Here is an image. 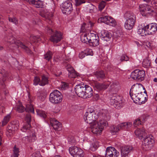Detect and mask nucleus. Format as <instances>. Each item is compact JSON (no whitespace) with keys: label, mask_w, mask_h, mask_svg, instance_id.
<instances>
[{"label":"nucleus","mask_w":157,"mask_h":157,"mask_svg":"<svg viewBox=\"0 0 157 157\" xmlns=\"http://www.w3.org/2000/svg\"><path fill=\"white\" fill-rule=\"evenodd\" d=\"M112 36L111 34L107 31H103L101 36V37L102 40L106 41H109Z\"/></svg>","instance_id":"26"},{"label":"nucleus","mask_w":157,"mask_h":157,"mask_svg":"<svg viewBox=\"0 0 157 157\" xmlns=\"http://www.w3.org/2000/svg\"><path fill=\"white\" fill-rule=\"evenodd\" d=\"M49 14H50V15H49V16L48 17V19H49L50 17H51L53 16V15L52 13H50Z\"/></svg>","instance_id":"61"},{"label":"nucleus","mask_w":157,"mask_h":157,"mask_svg":"<svg viewBox=\"0 0 157 157\" xmlns=\"http://www.w3.org/2000/svg\"><path fill=\"white\" fill-rule=\"evenodd\" d=\"M19 127V122L14 121L9 124L7 127L6 134L8 136H10L17 130Z\"/></svg>","instance_id":"10"},{"label":"nucleus","mask_w":157,"mask_h":157,"mask_svg":"<svg viewBox=\"0 0 157 157\" xmlns=\"http://www.w3.org/2000/svg\"><path fill=\"white\" fill-rule=\"evenodd\" d=\"M110 101L111 105L117 109H119L123 106L121 97L115 93L111 95Z\"/></svg>","instance_id":"9"},{"label":"nucleus","mask_w":157,"mask_h":157,"mask_svg":"<svg viewBox=\"0 0 157 157\" xmlns=\"http://www.w3.org/2000/svg\"><path fill=\"white\" fill-rule=\"evenodd\" d=\"M85 89V86H84V85L79 84L75 86V90L78 96L83 98Z\"/></svg>","instance_id":"22"},{"label":"nucleus","mask_w":157,"mask_h":157,"mask_svg":"<svg viewBox=\"0 0 157 157\" xmlns=\"http://www.w3.org/2000/svg\"><path fill=\"white\" fill-rule=\"evenodd\" d=\"M60 86L62 90H65L69 88V84L67 83L63 82L62 83Z\"/></svg>","instance_id":"44"},{"label":"nucleus","mask_w":157,"mask_h":157,"mask_svg":"<svg viewBox=\"0 0 157 157\" xmlns=\"http://www.w3.org/2000/svg\"><path fill=\"white\" fill-rule=\"evenodd\" d=\"M30 44H32V43L38 42L41 40V39L39 36H34L33 35H31L30 38Z\"/></svg>","instance_id":"33"},{"label":"nucleus","mask_w":157,"mask_h":157,"mask_svg":"<svg viewBox=\"0 0 157 157\" xmlns=\"http://www.w3.org/2000/svg\"><path fill=\"white\" fill-rule=\"evenodd\" d=\"M142 85L140 84L136 83L134 84L132 86L129 92L130 95L131 97H135L136 95L142 94Z\"/></svg>","instance_id":"12"},{"label":"nucleus","mask_w":157,"mask_h":157,"mask_svg":"<svg viewBox=\"0 0 157 157\" xmlns=\"http://www.w3.org/2000/svg\"><path fill=\"white\" fill-rule=\"evenodd\" d=\"M75 5L76 6H79L86 2V0H75Z\"/></svg>","instance_id":"46"},{"label":"nucleus","mask_w":157,"mask_h":157,"mask_svg":"<svg viewBox=\"0 0 157 157\" xmlns=\"http://www.w3.org/2000/svg\"><path fill=\"white\" fill-rule=\"evenodd\" d=\"M25 107L21 104H20L17 105L16 107V110L20 113H21L25 110Z\"/></svg>","instance_id":"39"},{"label":"nucleus","mask_w":157,"mask_h":157,"mask_svg":"<svg viewBox=\"0 0 157 157\" xmlns=\"http://www.w3.org/2000/svg\"><path fill=\"white\" fill-rule=\"evenodd\" d=\"M119 155V152L112 147H108L106 150L105 157H117Z\"/></svg>","instance_id":"19"},{"label":"nucleus","mask_w":157,"mask_h":157,"mask_svg":"<svg viewBox=\"0 0 157 157\" xmlns=\"http://www.w3.org/2000/svg\"><path fill=\"white\" fill-rule=\"evenodd\" d=\"M98 21L104 23L114 27L117 24L116 22L115 19L111 17L107 16H102L98 19Z\"/></svg>","instance_id":"15"},{"label":"nucleus","mask_w":157,"mask_h":157,"mask_svg":"<svg viewBox=\"0 0 157 157\" xmlns=\"http://www.w3.org/2000/svg\"><path fill=\"white\" fill-rule=\"evenodd\" d=\"M40 79L38 77H35L33 80V84L35 86H37L40 84Z\"/></svg>","instance_id":"43"},{"label":"nucleus","mask_w":157,"mask_h":157,"mask_svg":"<svg viewBox=\"0 0 157 157\" xmlns=\"http://www.w3.org/2000/svg\"><path fill=\"white\" fill-rule=\"evenodd\" d=\"M138 29L137 33L142 36L153 34L157 31V24L152 23L147 25L144 27H139Z\"/></svg>","instance_id":"4"},{"label":"nucleus","mask_w":157,"mask_h":157,"mask_svg":"<svg viewBox=\"0 0 157 157\" xmlns=\"http://www.w3.org/2000/svg\"><path fill=\"white\" fill-rule=\"evenodd\" d=\"M4 80L0 79V85L3 86L4 84Z\"/></svg>","instance_id":"59"},{"label":"nucleus","mask_w":157,"mask_h":157,"mask_svg":"<svg viewBox=\"0 0 157 157\" xmlns=\"http://www.w3.org/2000/svg\"><path fill=\"white\" fill-rule=\"evenodd\" d=\"M46 98V96L45 95H44L43 96L42 95V94H40V96H39V99L43 101Z\"/></svg>","instance_id":"57"},{"label":"nucleus","mask_w":157,"mask_h":157,"mask_svg":"<svg viewBox=\"0 0 157 157\" xmlns=\"http://www.w3.org/2000/svg\"><path fill=\"white\" fill-rule=\"evenodd\" d=\"M37 114L41 117L45 119L46 118L47 116L44 111L38 109L36 110Z\"/></svg>","instance_id":"37"},{"label":"nucleus","mask_w":157,"mask_h":157,"mask_svg":"<svg viewBox=\"0 0 157 157\" xmlns=\"http://www.w3.org/2000/svg\"><path fill=\"white\" fill-rule=\"evenodd\" d=\"M145 76V72L144 71L136 69L132 72L130 77L134 80L141 81L144 79Z\"/></svg>","instance_id":"11"},{"label":"nucleus","mask_w":157,"mask_h":157,"mask_svg":"<svg viewBox=\"0 0 157 157\" xmlns=\"http://www.w3.org/2000/svg\"><path fill=\"white\" fill-rule=\"evenodd\" d=\"M135 133L140 139L142 140L143 138L142 147L145 150H149L151 148L154 143V140L149 136L147 135L144 129L138 128L135 131Z\"/></svg>","instance_id":"2"},{"label":"nucleus","mask_w":157,"mask_h":157,"mask_svg":"<svg viewBox=\"0 0 157 157\" xmlns=\"http://www.w3.org/2000/svg\"><path fill=\"white\" fill-rule=\"evenodd\" d=\"M21 43L22 44H24L29 49V52H28L27 51H28L27 50L25 49H23L25 50V51L27 53H29V54H31L32 52H31V51L29 49V48L28 47V46L29 44L30 43H29V42L27 40L24 41L23 42H21Z\"/></svg>","instance_id":"45"},{"label":"nucleus","mask_w":157,"mask_h":157,"mask_svg":"<svg viewBox=\"0 0 157 157\" xmlns=\"http://www.w3.org/2000/svg\"><path fill=\"white\" fill-rule=\"evenodd\" d=\"M52 52L48 51L44 55V59L48 61H49L52 59Z\"/></svg>","instance_id":"35"},{"label":"nucleus","mask_w":157,"mask_h":157,"mask_svg":"<svg viewBox=\"0 0 157 157\" xmlns=\"http://www.w3.org/2000/svg\"><path fill=\"white\" fill-rule=\"evenodd\" d=\"M129 58L126 55L123 54L120 57V60L121 62L127 61L129 60Z\"/></svg>","instance_id":"41"},{"label":"nucleus","mask_w":157,"mask_h":157,"mask_svg":"<svg viewBox=\"0 0 157 157\" xmlns=\"http://www.w3.org/2000/svg\"><path fill=\"white\" fill-rule=\"evenodd\" d=\"M62 125L60 123L59 124H58L56 125H54L53 128L55 130L59 131L62 129Z\"/></svg>","instance_id":"48"},{"label":"nucleus","mask_w":157,"mask_h":157,"mask_svg":"<svg viewBox=\"0 0 157 157\" xmlns=\"http://www.w3.org/2000/svg\"><path fill=\"white\" fill-rule=\"evenodd\" d=\"M109 86L108 84H105L99 83H96L94 84V87L95 89L98 90H104L107 89Z\"/></svg>","instance_id":"27"},{"label":"nucleus","mask_w":157,"mask_h":157,"mask_svg":"<svg viewBox=\"0 0 157 157\" xmlns=\"http://www.w3.org/2000/svg\"><path fill=\"white\" fill-rule=\"evenodd\" d=\"M25 118V122L23 126L21 129L22 131L26 132V131L29 130L30 129L31 116L29 113H26Z\"/></svg>","instance_id":"18"},{"label":"nucleus","mask_w":157,"mask_h":157,"mask_svg":"<svg viewBox=\"0 0 157 157\" xmlns=\"http://www.w3.org/2000/svg\"><path fill=\"white\" fill-rule=\"evenodd\" d=\"M147 5V4H145L140 6V11L143 16H146V15Z\"/></svg>","instance_id":"32"},{"label":"nucleus","mask_w":157,"mask_h":157,"mask_svg":"<svg viewBox=\"0 0 157 157\" xmlns=\"http://www.w3.org/2000/svg\"><path fill=\"white\" fill-rule=\"evenodd\" d=\"M66 68L68 72V75L70 78H75L78 76V74L71 65H67L66 67Z\"/></svg>","instance_id":"24"},{"label":"nucleus","mask_w":157,"mask_h":157,"mask_svg":"<svg viewBox=\"0 0 157 157\" xmlns=\"http://www.w3.org/2000/svg\"><path fill=\"white\" fill-rule=\"evenodd\" d=\"M62 74V72H60L59 74H58V73H57V74H55V75L57 76V77H58V76H59Z\"/></svg>","instance_id":"62"},{"label":"nucleus","mask_w":157,"mask_h":157,"mask_svg":"<svg viewBox=\"0 0 157 157\" xmlns=\"http://www.w3.org/2000/svg\"><path fill=\"white\" fill-rule=\"evenodd\" d=\"M86 54V56L88 55L93 56V52L91 49H87L85 52Z\"/></svg>","instance_id":"50"},{"label":"nucleus","mask_w":157,"mask_h":157,"mask_svg":"<svg viewBox=\"0 0 157 157\" xmlns=\"http://www.w3.org/2000/svg\"><path fill=\"white\" fill-rule=\"evenodd\" d=\"M63 96L58 90H55L51 93L49 95V101L53 104H58L62 100Z\"/></svg>","instance_id":"6"},{"label":"nucleus","mask_w":157,"mask_h":157,"mask_svg":"<svg viewBox=\"0 0 157 157\" xmlns=\"http://www.w3.org/2000/svg\"><path fill=\"white\" fill-rule=\"evenodd\" d=\"M86 56V53L82 52L79 54L78 56L80 58L82 59L84 58Z\"/></svg>","instance_id":"55"},{"label":"nucleus","mask_w":157,"mask_h":157,"mask_svg":"<svg viewBox=\"0 0 157 157\" xmlns=\"http://www.w3.org/2000/svg\"><path fill=\"white\" fill-rule=\"evenodd\" d=\"M7 42L11 44H14L18 47H20L22 48L25 49L28 52L29 51V49L21 43V42L16 40L13 37H11L10 38H8Z\"/></svg>","instance_id":"20"},{"label":"nucleus","mask_w":157,"mask_h":157,"mask_svg":"<svg viewBox=\"0 0 157 157\" xmlns=\"http://www.w3.org/2000/svg\"><path fill=\"white\" fill-rule=\"evenodd\" d=\"M30 157H42L40 154L39 152L33 153Z\"/></svg>","instance_id":"52"},{"label":"nucleus","mask_w":157,"mask_h":157,"mask_svg":"<svg viewBox=\"0 0 157 157\" xmlns=\"http://www.w3.org/2000/svg\"><path fill=\"white\" fill-rule=\"evenodd\" d=\"M40 81L39 84L40 86H44L49 83L48 78L45 75L41 76Z\"/></svg>","instance_id":"30"},{"label":"nucleus","mask_w":157,"mask_h":157,"mask_svg":"<svg viewBox=\"0 0 157 157\" xmlns=\"http://www.w3.org/2000/svg\"><path fill=\"white\" fill-rule=\"evenodd\" d=\"M109 72H110V74L113 75H116L117 73L116 70L115 69L111 68L109 70Z\"/></svg>","instance_id":"54"},{"label":"nucleus","mask_w":157,"mask_h":157,"mask_svg":"<svg viewBox=\"0 0 157 157\" xmlns=\"http://www.w3.org/2000/svg\"><path fill=\"white\" fill-rule=\"evenodd\" d=\"M110 91L115 93L117 92L120 88L119 83L118 82L113 83L110 86Z\"/></svg>","instance_id":"29"},{"label":"nucleus","mask_w":157,"mask_h":157,"mask_svg":"<svg viewBox=\"0 0 157 157\" xmlns=\"http://www.w3.org/2000/svg\"><path fill=\"white\" fill-rule=\"evenodd\" d=\"M153 81L155 82H157V78H155L153 79Z\"/></svg>","instance_id":"63"},{"label":"nucleus","mask_w":157,"mask_h":157,"mask_svg":"<svg viewBox=\"0 0 157 157\" xmlns=\"http://www.w3.org/2000/svg\"><path fill=\"white\" fill-rule=\"evenodd\" d=\"M121 157H129L130 153L133 150V147L130 145H125L120 148Z\"/></svg>","instance_id":"16"},{"label":"nucleus","mask_w":157,"mask_h":157,"mask_svg":"<svg viewBox=\"0 0 157 157\" xmlns=\"http://www.w3.org/2000/svg\"><path fill=\"white\" fill-rule=\"evenodd\" d=\"M141 124V121L139 119H137L135 120L133 123V125L135 127H136Z\"/></svg>","instance_id":"49"},{"label":"nucleus","mask_w":157,"mask_h":157,"mask_svg":"<svg viewBox=\"0 0 157 157\" xmlns=\"http://www.w3.org/2000/svg\"><path fill=\"white\" fill-rule=\"evenodd\" d=\"M105 2L102 1L99 4L98 7L100 10H101L103 9L105 7Z\"/></svg>","instance_id":"51"},{"label":"nucleus","mask_w":157,"mask_h":157,"mask_svg":"<svg viewBox=\"0 0 157 157\" xmlns=\"http://www.w3.org/2000/svg\"><path fill=\"white\" fill-rule=\"evenodd\" d=\"M94 98L96 100H97L99 98V95L97 94H93V95Z\"/></svg>","instance_id":"58"},{"label":"nucleus","mask_w":157,"mask_h":157,"mask_svg":"<svg viewBox=\"0 0 157 157\" xmlns=\"http://www.w3.org/2000/svg\"><path fill=\"white\" fill-rule=\"evenodd\" d=\"M151 5L153 6H157V0H152Z\"/></svg>","instance_id":"56"},{"label":"nucleus","mask_w":157,"mask_h":157,"mask_svg":"<svg viewBox=\"0 0 157 157\" xmlns=\"http://www.w3.org/2000/svg\"><path fill=\"white\" fill-rule=\"evenodd\" d=\"M10 117V114H8L4 117L3 120L2 122V126H5L8 123Z\"/></svg>","instance_id":"38"},{"label":"nucleus","mask_w":157,"mask_h":157,"mask_svg":"<svg viewBox=\"0 0 157 157\" xmlns=\"http://www.w3.org/2000/svg\"><path fill=\"white\" fill-rule=\"evenodd\" d=\"M94 75L98 81L102 80L106 77L105 73L102 70L97 71L94 72Z\"/></svg>","instance_id":"25"},{"label":"nucleus","mask_w":157,"mask_h":157,"mask_svg":"<svg viewBox=\"0 0 157 157\" xmlns=\"http://www.w3.org/2000/svg\"><path fill=\"white\" fill-rule=\"evenodd\" d=\"M13 151V155L12 157H18L19 155V152L18 148H17L15 146L14 147Z\"/></svg>","instance_id":"40"},{"label":"nucleus","mask_w":157,"mask_h":157,"mask_svg":"<svg viewBox=\"0 0 157 157\" xmlns=\"http://www.w3.org/2000/svg\"><path fill=\"white\" fill-rule=\"evenodd\" d=\"M143 1L146 2L147 3H151V2L152 1V0H143Z\"/></svg>","instance_id":"60"},{"label":"nucleus","mask_w":157,"mask_h":157,"mask_svg":"<svg viewBox=\"0 0 157 157\" xmlns=\"http://www.w3.org/2000/svg\"><path fill=\"white\" fill-rule=\"evenodd\" d=\"M69 151L70 154L73 157H83L84 156L83 151L76 146L70 147Z\"/></svg>","instance_id":"14"},{"label":"nucleus","mask_w":157,"mask_h":157,"mask_svg":"<svg viewBox=\"0 0 157 157\" xmlns=\"http://www.w3.org/2000/svg\"><path fill=\"white\" fill-rule=\"evenodd\" d=\"M93 25L92 23L90 21H89V23L88 24V26L86 23H84L81 26V31L82 32L85 33L87 30H90Z\"/></svg>","instance_id":"28"},{"label":"nucleus","mask_w":157,"mask_h":157,"mask_svg":"<svg viewBox=\"0 0 157 157\" xmlns=\"http://www.w3.org/2000/svg\"><path fill=\"white\" fill-rule=\"evenodd\" d=\"M61 6L62 13L65 14H70L73 10L72 5L69 1H67L63 2Z\"/></svg>","instance_id":"13"},{"label":"nucleus","mask_w":157,"mask_h":157,"mask_svg":"<svg viewBox=\"0 0 157 157\" xmlns=\"http://www.w3.org/2000/svg\"><path fill=\"white\" fill-rule=\"evenodd\" d=\"M26 113H34V110L33 106L32 105H27L26 106V108L25 109Z\"/></svg>","instance_id":"34"},{"label":"nucleus","mask_w":157,"mask_h":157,"mask_svg":"<svg viewBox=\"0 0 157 157\" xmlns=\"http://www.w3.org/2000/svg\"><path fill=\"white\" fill-rule=\"evenodd\" d=\"M30 4L34 5L36 8L41 7L42 6V1L39 0H28Z\"/></svg>","instance_id":"31"},{"label":"nucleus","mask_w":157,"mask_h":157,"mask_svg":"<svg viewBox=\"0 0 157 157\" xmlns=\"http://www.w3.org/2000/svg\"><path fill=\"white\" fill-rule=\"evenodd\" d=\"M45 29L47 32L51 34L50 40L52 42L57 43L61 40L62 34L60 32L57 31L54 32L52 29L48 27H47Z\"/></svg>","instance_id":"7"},{"label":"nucleus","mask_w":157,"mask_h":157,"mask_svg":"<svg viewBox=\"0 0 157 157\" xmlns=\"http://www.w3.org/2000/svg\"><path fill=\"white\" fill-rule=\"evenodd\" d=\"M96 112L92 109H88L84 115V119L87 123L91 124L90 127L92 133L98 135L101 134L104 127L108 124L104 120H100L98 122L96 121L99 117L98 113Z\"/></svg>","instance_id":"1"},{"label":"nucleus","mask_w":157,"mask_h":157,"mask_svg":"<svg viewBox=\"0 0 157 157\" xmlns=\"http://www.w3.org/2000/svg\"><path fill=\"white\" fill-rule=\"evenodd\" d=\"M124 17L126 20L124 25L125 28L128 30L132 29L136 22V16L132 12L128 11L124 14Z\"/></svg>","instance_id":"5"},{"label":"nucleus","mask_w":157,"mask_h":157,"mask_svg":"<svg viewBox=\"0 0 157 157\" xmlns=\"http://www.w3.org/2000/svg\"><path fill=\"white\" fill-rule=\"evenodd\" d=\"M80 40L82 43L88 44L90 46L95 47L98 45L99 44L98 36L91 32L81 34Z\"/></svg>","instance_id":"3"},{"label":"nucleus","mask_w":157,"mask_h":157,"mask_svg":"<svg viewBox=\"0 0 157 157\" xmlns=\"http://www.w3.org/2000/svg\"><path fill=\"white\" fill-rule=\"evenodd\" d=\"M30 129L29 130H27L26 131L29 133L28 136L23 137L22 139V141L25 143L34 142L36 139L35 132L33 131H31Z\"/></svg>","instance_id":"17"},{"label":"nucleus","mask_w":157,"mask_h":157,"mask_svg":"<svg viewBox=\"0 0 157 157\" xmlns=\"http://www.w3.org/2000/svg\"><path fill=\"white\" fill-rule=\"evenodd\" d=\"M8 20L10 22H12L15 25H17L18 24V20L15 17H9Z\"/></svg>","instance_id":"42"},{"label":"nucleus","mask_w":157,"mask_h":157,"mask_svg":"<svg viewBox=\"0 0 157 157\" xmlns=\"http://www.w3.org/2000/svg\"><path fill=\"white\" fill-rule=\"evenodd\" d=\"M131 98L134 103L139 105L144 104L146 100V97L143 94L136 95L135 97Z\"/></svg>","instance_id":"21"},{"label":"nucleus","mask_w":157,"mask_h":157,"mask_svg":"<svg viewBox=\"0 0 157 157\" xmlns=\"http://www.w3.org/2000/svg\"><path fill=\"white\" fill-rule=\"evenodd\" d=\"M61 123L60 122H59L58 121H57V120H56L55 119L54 120H52V121H51V125L53 127H54V125H56L57 124H60Z\"/></svg>","instance_id":"53"},{"label":"nucleus","mask_w":157,"mask_h":157,"mask_svg":"<svg viewBox=\"0 0 157 157\" xmlns=\"http://www.w3.org/2000/svg\"><path fill=\"white\" fill-rule=\"evenodd\" d=\"M132 125L131 122H124L121 123L117 126L113 125L110 128V131L113 134L118 132L120 130L123 129L128 130L129 128Z\"/></svg>","instance_id":"8"},{"label":"nucleus","mask_w":157,"mask_h":157,"mask_svg":"<svg viewBox=\"0 0 157 157\" xmlns=\"http://www.w3.org/2000/svg\"><path fill=\"white\" fill-rule=\"evenodd\" d=\"M86 88L84 94L83 98H90L93 95V91L92 88L87 85H85Z\"/></svg>","instance_id":"23"},{"label":"nucleus","mask_w":157,"mask_h":157,"mask_svg":"<svg viewBox=\"0 0 157 157\" xmlns=\"http://www.w3.org/2000/svg\"><path fill=\"white\" fill-rule=\"evenodd\" d=\"M147 13L151 14V13L154 12V10L152 9V7L151 6H150L148 5H147Z\"/></svg>","instance_id":"47"},{"label":"nucleus","mask_w":157,"mask_h":157,"mask_svg":"<svg viewBox=\"0 0 157 157\" xmlns=\"http://www.w3.org/2000/svg\"><path fill=\"white\" fill-rule=\"evenodd\" d=\"M155 100L157 101V93H156L155 96Z\"/></svg>","instance_id":"64"},{"label":"nucleus","mask_w":157,"mask_h":157,"mask_svg":"<svg viewBox=\"0 0 157 157\" xmlns=\"http://www.w3.org/2000/svg\"><path fill=\"white\" fill-rule=\"evenodd\" d=\"M142 65L143 67L145 68H148L151 66V61L148 59H144Z\"/></svg>","instance_id":"36"}]
</instances>
